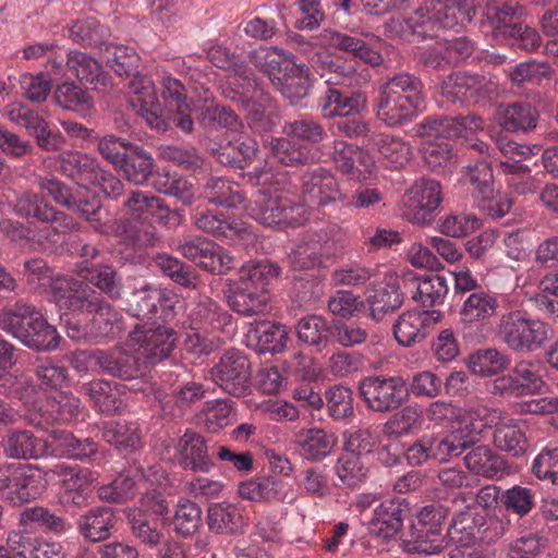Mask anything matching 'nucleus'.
<instances>
[{
    "label": "nucleus",
    "instance_id": "59",
    "mask_svg": "<svg viewBox=\"0 0 558 558\" xmlns=\"http://www.w3.org/2000/svg\"><path fill=\"white\" fill-rule=\"evenodd\" d=\"M51 438L57 441L60 452L68 458L86 460L98 451V446L93 439L76 438L71 432L64 429H51Z\"/></svg>",
    "mask_w": 558,
    "mask_h": 558
},
{
    "label": "nucleus",
    "instance_id": "63",
    "mask_svg": "<svg viewBox=\"0 0 558 558\" xmlns=\"http://www.w3.org/2000/svg\"><path fill=\"white\" fill-rule=\"evenodd\" d=\"M100 209L101 202L99 197L90 193L86 187L84 192H75L71 202V207L68 208V210H71L77 214L81 218L94 223L93 228L97 232L107 234L109 232V227L107 223L100 222Z\"/></svg>",
    "mask_w": 558,
    "mask_h": 558
},
{
    "label": "nucleus",
    "instance_id": "44",
    "mask_svg": "<svg viewBox=\"0 0 558 558\" xmlns=\"http://www.w3.org/2000/svg\"><path fill=\"white\" fill-rule=\"evenodd\" d=\"M94 403V408L106 415H114L120 412L123 401L119 392L110 381L93 379L81 386L80 390Z\"/></svg>",
    "mask_w": 558,
    "mask_h": 558
},
{
    "label": "nucleus",
    "instance_id": "57",
    "mask_svg": "<svg viewBox=\"0 0 558 558\" xmlns=\"http://www.w3.org/2000/svg\"><path fill=\"white\" fill-rule=\"evenodd\" d=\"M296 336L302 343L322 351L328 345L331 326L322 316L308 315L298 322Z\"/></svg>",
    "mask_w": 558,
    "mask_h": 558
},
{
    "label": "nucleus",
    "instance_id": "47",
    "mask_svg": "<svg viewBox=\"0 0 558 558\" xmlns=\"http://www.w3.org/2000/svg\"><path fill=\"white\" fill-rule=\"evenodd\" d=\"M154 168L153 156L142 146L135 145L116 170L121 172L129 182L143 185L153 175Z\"/></svg>",
    "mask_w": 558,
    "mask_h": 558
},
{
    "label": "nucleus",
    "instance_id": "35",
    "mask_svg": "<svg viewBox=\"0 0 558 558\" xmlns=\"http://www.w3.org/2000/svg\"><path fill=\"white\" fill-rule=\"evenodd\" d=\"M293 442L304 459L319 462L331 453L336 439L322 428H310L296 433Z\"/></svg>",
    "mask_w": 558,
    "mask_h": 558
},
{
    "label": "nucleus",
    "instance_id": "62",
    "mask_svg": "<svg viewBox=\"0 0 558 558\" xmlns=\"http://www.w3.org/2000/svg\"><path fill=\"white\" fill-rule=\"evenodd\" d=\"M258 198L255 201V218L258 222L268 227L282 228L284 196L277 192L270 193L258 190Z\"/></svg>",
    "mask_w": 558,
    "mask_h": 558
},
{
    "label": "nucleus",
    "instance_id": "4",
    "mask_svg": "<svg viewBox=\"0 0 558 558\" xmlns=\"http://www.w3.org/2000/svg\"><path fill=\"white\" fill-rule=\"evenodd\" d=\"M477 441L476 435L464 429H456L449 434H424L409 446L405 459L412 466H421L432 461L447 462Z\"/></svg>",
    "mask_w": 558,
    "mask_h": 558
},
{
    "label": "nucleus",
    "instance_id": "54",
    "mask_svg": "<svg viewBox=\"0 0 558 558\" xmlns=\"http://www.w3.org/2000/svg\"><path fill=\"white\" fill-rule=\"evenodd\" d=\"M19 520L24 527L35 526L57 536L64 534L71 527L63 517L39 506L25 508L21 511Z\"/></svg>",
    "mask_w": 558,
    "mask_h": 558
},
{
    "label": "nucleus",
    "instance_id": "40",
    "mask_svg": "<svg viewBox=\"0 0 558 558\" xmlns=\"http://www.w3.org/2000/svg\"><path fill=\"white\" fill-rule=\"evenodd\" d=\"M201 196L211 205L236 208L244 202L236 183L223 177H210L201 189Z\"/></svg>",
    "mask_w": 558,
    "mask_h": 558
},
{
    "label": "nucleus",
    "instance_id": "36",
    "mask_svg": "<svg viewBox=\"0 0 558 558\" xmlns=\"http://www.w3.org/2000/svg\"><path fill=\"white\" fill-rule=\"evenodd\" d=\"M101 437L121 453L135 451L142 445L138 423L126 420L105 424L101 427Z\"/></svg>",
    "mask_w": 558,
    "mask_h": 558
},
{
    "label": "nucleus",
    "instance_id": "38",
    "mask_svg": "<svg viewBox=\"0 0 558 558\" xmlns=\"http://www.w3.org/2000/svg\"><path fill=\"white\" fill-rule=\"evenodd\" d=\"M77 275L111 300L122 296V281L114 267L107 264L80 266Z\"/></svg>",
    "mask_w": 558,
    "mask_h": 558
},
{
    "label": "nucleus",
    "instance_id": "34",
    "mask_svg": "<svg viewBox=\"0 0 558 558\" xmlns=\"http://www.w3.org/2000/svg\"><path fill=\"white\" fill-rule=\"evenodd\" d=\"M483 523L484 517L468 507L465 511L458 513L452 519L447 533L446 546L458 544V546L472 549L478 539Z\"/></svg>",
    "mask_w": 558,
    "mask_h": 558
},
{
    "label": "nucleus",
    "instance_id": "16",
    "mask_svg": "<svg viewBox=\"0 0 558 558\" xmlns=\"http://www.w3.org/2000/svg\"><path fill=\"white\" fill-rule=\"evenodd\" d=\"M15 213L22 218H34L45 223H56L63 230H80L81 226L69 215L58 210L35 193L22 194L15 203Z\"/></svg>",
    "mask_w": 558,
    "mask_h": 558
},
{
    "label": "nucleus",
    "instance_id": "19",
    "mask_svg": "<svg viewBox=\"0 0 558 558\" xmlns=\"http://www.w3.org/2000/svg\"><path fill=\"white\" fill-rule=\"evenodd\" d=\"M253 83V94L250 99H243L242 109L245 112L247 126L255 132H269L275 125V106L270 95L265 92L255 76L251 80Z\"/></svg>",
    "mask_w": 558,
    "mask_h": 558
},
{
    "label": "nucleus",
    "instance_id": "18",
    "mask_svg": "<svg viewBox=\"0 0 558 558\" xmlns=\"http://www.w3.org/2000/svg\"><path fill=\"white\" fill-rule=\"evenodd\" d=\"M124 206L133 216L151 217L167 227H177L182 221L179 210L170 209L162 198L148 192L131 191Z\"/></svg>",
    "mask_w": 558,
    "mask_h": 558
},
{
    "label": "nucleus",
    "instance_id": "6",
    "mask_svg": "<svg viewBox=\"0 0 558 558\" xmlns=\"http://www.w3.org/2000/svg\"><path fill=\"white\" fill-rule=\"evenodd\" d=\"M446 518L442 507L428 505L421 509L411 525L410 538L404 541L408 553L434 555L446 548L441 525Z\"/></svg>",
    "mask_w": 558,
    "mask_h": 558
},
{
    "label": "nucleus",
    "instance_id": "46",
    "mask_svg": "<svg viewBox=\"0 0 558 558\" xmlns=\"http://www.w3.org/2000/svg\"><path fill=\"white\" fill-rule=\"evenodd\" d=\"M428 312H405L393 324V336L399 344L411 347L427 336Z\"/></svg>",
    "mask_w": 558,
    "mask_h": 558
},
{
    "label": "nucleus",
    "instance_id": "56",
    "mask_svg": "<svg viewBox=\"0 0 558 558\" xmlns=\"http://www.w3.org/2000/svg\"><path fill=\"white\" fill-rule=\"evenodd\" d=\"M372 145L387 163L393 168H402L411 158V146L400 137L389 134H373L368 137Z\"/></svg>",
    "mask_w": 558,
    "mask_h": 558
},
{
    "label": "nucleus",
    "instance_id": "53",
    "mask_svg": "<svg viewBox=\"0 0 558 558\" xmlns=\"http://www.w3.org/2000/svg\"><path fill=\"white\" fill-rule=\"evenodd\" d=\"M27 330L28 332H21V342L32 350L51 352L60 344L61 337L57 328L48 323L41 312L35 316L34 325Z\"/></svg>",
    "mask_w": 558,
    "mask_h": 558
},
{
    "label": "nucleus",
    "instance_id": "41",
    "mask_svg": "<svg viewBox=\"0 0 558 558\" xmlns=\"http://www.w3.org/2000/svg\"><path fill=\"white\" fill-rule=\"evenodd\" d=\"M527 426L514 420H508L495 428V446L512 457H522L529 449Z\"/></svg>",
    "mask_w": 558,
    "mask_h": 558
},
{
    "label": "nucleus",
    "instance_id": "15",
    "mask_svg": "<svg viewBox=\"0 0 558 558\" xmlns=\"http://www.w3.org/2000/svg\"><path fill=\"white\" fill-rule=\"evenodd\" d=\"M526 9L517 1L489 0L485 7L482 28L495 38H504L512 32L513 24L521 23Z\"/></svg>",
    "mask_w": 558,
    "mask_h": 558
},
{
    "label": "nucleus",
    "instance_id": "20",
    "mask_svg": "<svg viewBox=\"0 0 558 558\" xmlns=\"http://www.w3.org/2000/svg\"><path fill=\"white\" fill-rule=\"evenodd\" d=\"M225 294L232 311L242 316L263 314L269 301V292L245 286L232 279L227 280Z\"/></svg>",
    "mask_w": 558,
    "mask_h": 558
},
{
    "label": "nucleus",
    "instance_id": "64",
    "mask_svg": "<svg viewBox=\"0 0 558 558\" xmlns=\"http://www.w3.org/2000/svg\"><path fill=\"white\" fill-rule=\"evenodd\" d=\"M510 361L496 348L478 349L470 355V368L474 374L489 377L504 372Z\"/></svg>",
    "mask_w": 558,
    "mask_h": 558
},
{
    "label": "nucleus",
    "instance_id": "29",
    "mask_svg": "<svg viewBox=\"0 0 558 558\" xmlns=\"http://www.w3.org/2000/svg\"><path fill=\"white\" fill-rule=\"evenodd\" d=\"M3 454L14 460L38 459L45 452V442L31 430L9 429L1 438Z\"/></svg>",
    "mask_w": 558,
    "mask_h": 558
},
{
    "label": "nucleus",
    "instance_id": "13",
    "mask_svg": "<svg viewBox=\"0 0 558 558\" xmlns=\"http://www.w3.org/2000/svg\"><path fill=\"white\" fill-rule=\"evenodd\" d=\"M410 515V504L405 499L400 497L386 499L375 508L369 521V532L377 537L389 539L402 530L404 520Z\"/></svg>",
    "mask_w": 558,
    "mask_h": 558
},
{
    "label": "nucleus",
    "instance_id": "60",
    "mask_svg": "<svg viewBox=\"0 0 558 558\" xmlns=\"http://www.w3.org/2000/svg\"><path fill=\"white\" fill-rule=\"evenodd\" d=\"M250 61L254 66L266 74L272 82L281 75L283 68H288L291 61L286 58L284 51L277 47H258L250 52Z\"/></svg>",
    "mask_w": 558,
    "mask_h": 558
},
{
    "label": "nucleus",
    "instance_id": "12",
    "mask_svg": "<svg viewBox=\"0 0 558 558\" xmlns=\"http://www.w3.org/2000/svg\"><path fill=\"white\" fill-rule=\"evenodd\" d=\"M302 193L319 207L344 203L345 195L333 173L323 167L307 171L302 177Z\"/></svg>",
    "mask_w": 558,
    "mask_h": 558
},
{
    "label": "nucleus",
    "instance_id": "28",
    "mask_svg": "<svg viewBox=\"0 0 558 558\" xmlns=\"http://www.w3.org/2000/svg\"><path fill=\"white\" fill-rule=\"evenodd\" d=\"M194 118L199 126L207 131L222 129L242 133L245 130L244 121L233 109L215 101L197 106L194 109Z\"/></svg>",
    "mask_w": 558,
    "mask_h": 558
},
{
    "label": "nucleus",
    "instance_id": "37",
    "mask_svg": "<svg viewBox=\"0 0 558 558\" xmlns=\"http://www.w3.org/2000/svg\"><path fill=\"white\" fill-rule=\"evenodd\" d=\"M168 301V293L153 284H144L134 289L126 303V311L137 319H151L158 306Z\"/></svg>",
    "mask_w": 558,
    "mask_h": 558
},
{
    "label": "nucleus",
    "instance_id": "5",
    "mask_svg": "<svg viewBox=\"0 0 558 558\" xmlns=\"http://www.w3.org/2000/svg\"><path fill=\"white\" fill-rule=\"evenodd\" d=\"M359 395L365 405L376 413L400 409L410 398L407 380L400 375H373L359 383Z\"/></svg>",
    "mask_w": 558,
    "mask_h": 558
},
{
    "label": "nucleus",
    "instance_id": "9",
    "mask_svg": "<svg viewBox=\"0 0 558 558\" xmlns=\"http://www.w3.org/2000/svg\"><path fill=\"white\" fill-rule=\"evenodd\" d=\"M497 92V85L490 76L469 71L452 72L440 83V95L450 104L478 102Z\"/></svg>",
    "mask_w": 558,
    "mask_h": 558
},
{
    "label": "nucleus",
    "instance_id": "33",
    "mask_svg": "<svg viewBox=\"0 0 558 558\" xmlns=\"http://www.w3.org/2000/svg\"><path fill=\"white\" fill-rule=\"evenodd\" d=\"M499 302L495 294L476 290L463 301L459 312L460 323L465 326L487 323L497 314Z\"/></svg>",
    "mask_w": 558,
    "mask_h": 558
},
{
    "label": "nucleus",
    "instance_id": "26",
    "mask_svg": "<svg viewBox=\"0 0 558 558\" xmlns=\"http://www.w3.org/2000/svg\"><path fill=\"white\" fill-rule=\"evenodd\" d=\"M498 125L510 133H529L535 130L539 113L529 102L517 101L499 105L496 111Z\"/></svg>",
    "mask_w": 558,
    "mask_h": 558
},
{
    "label": "nucleus",
    "instance_id": "3",
    "mask_svg": "<svg viewBox=\"0 0 558 558\" xmlns=\"http://www.w3.org/2000/svg\"><path fill=\"white\" fill-rule=\"evenodd\" d=\"M495 335L511 351L530 353L542 348L549 339V327L543 320L515 310L499 317Z\"/></svg>",
    "mask_w": 558,
    "mask_h": 558
},
{
    "label": "nucleus",
    "instance_id": "49",
    "mask_svg": "<svg viewBox=\"0 0 558 558\" xmlns=\"http://www.w3.org/2000/svg\"><path fill=\"white\" fill-rule=\"evenodd\" d=\"M463 460L468 470L488 478L499 477L506 470L504 458L484 445L474 447Z\"/></svg>",
    "mask_w": 558,
    "mask_h": 558
},
{
    "label": "nucleus",
    "instance_id": "45",
    "mask_svg": "<svg viewBox=\"0 0 558 558\" xmlns=\"http://www.w3.org/2000/svg\"><path fill=\"white\" fill-rule=\"evenodd\" d=\"M130 88L136 96L133 101L140 102L138 113L146 121V123L158 131H166L168 124L166 120L158 114L153 108L158 102L155 86L149 78H142L138 81H131Z\"/></svg>",
    "mask_w": 558,
    "mask_h": 558
},
{
    "label": "nucleus",
    "instance_id": "30",
    "mask_svg": "<svg viewBox=\"0 0 558 558\" xmlns=\"http://www.w3.org/2000/svg\"><path fill=\"white\" fill-rule=\"evenodd\" d=\"M320 39L326 46L359 58L372 66H377L384 61L383 56L378 51L371 48L363 39L356 36L326 28L320 33Z\"/></svg>",
    "mask_w": 558,
    "mask_h": 558
},
{
    "label": "nucleus",
    "instance_id": "61",
    "mask_svg": "<svg viewBox=\"0 0 558 558\" xmlns=\"http://www.w3.org/2000/svg\"><path fill=\"white\" fill-rule=\"evenodd\" d=\"M54 102L65 110L78 113L88 112L93 106L90 95L74 82L65 81L59 84L53 94Z\"/></svg>",
    "mask_w": 558,
    "mask_h": 558
},
{
    "label": "nucleus",
    "instance_id": "39",
    "mask_svg": "<svg viewBox=\"0 0 558 558\" xmlns=\"http://www.w3.org/2000/svg\"><path fill=\"white\" fill-rule=\"evenodd\" d=\"M274 85L283 97L295 104L308 95L311 87L308 68L306 64L291 62L288 64V68H283V72L275 81Z\"/></svg>",
    "mask_w": 558,
    "mask_h": 558
},
{
    "label": "nucleus",
    "instance_id": "24",
    "mask_svg": "<svg viewBox=\"0 0 558 558\" xmlns=\"http://www.w3.org/2000/svg\"><path fill=\"white\" fill-rule=\"evenodd\" d=\"M543 385L544 381L534 371L533 365L521 362L508 375L498 377L494 381V392L508 396H523L539 390Z\"/></svg>",
    "mask_w": 558,
    "mask_h": 558
},
{
    "label": "nucleus",
    "instance_id": "50",
    "mask_svg": "<svg viewBox=\"0 0 558 558\" xmlns=\"http://www.w3.org/2000/svg\"><path fill=\"white\" fill-rule=\"evenodd\" d=\"M46 481L40 469L25 464L17 480L14 492H8V501L21 506L37 499L46 488Z\"/></svg>",
    "mask_w": 558,
    "mask_h": 558
},
{
    "label": "nucleus",
    "instance_id": "10",
    "mask_svg": "<svg viewBox=\"0 0 558 558\" xmlns=\"http://www.w3.org/2000/svg\"><path fill=\"white\" fill-rule=\"evenodd\" d=\"M105 298L84 281L69 276H59L52 283V302L71 312L94 314Z\"/></svg>",
    "mask_w": 558,
    "mask_h": 558
},
{
    "label": "nucleus",
    "instance_id": "22",
    "mask_svg": "<svg viewBox=\"0 0 558 558\" xmlns=\"http://www.w3.org/2000/svg\"><path fill=\"white\" fill-rule=\"evenodd\" d=\"M100 168L101 166L95 157L81 151H68L58 157L57 170L83 187L95 184Z\"/></svg>",
    "mask_w": 558,
    "mask_h": 558
},
{
    "label": "nucleus",
    "instance_id": "55",
    "mask_svg": "<svg viewBox=\"0 0 558 558\" xmlns=\"http://www.w3.org/2000/svg\"><path fill=\"white\" fill-rule=\"evenodd\" d=\"M122 316L112 304L105 303L94 313L89 322V340L101 342L113 339L122 329Z\"/></svg>",
    "mask_w": 558,
    "mask_h": 558
},
{
    "label": "nucleus",
    "instance_id": "2",
    "mask_svg": "<svg viewBox=\"0 0 558 558\" xmlns=\"http://www.w3.org/2000/svg\"><path fill=\"white\" fill-rule=\"evenodd\" d=\"M422 90L423 83L414 74L400 72L388 77L376 100L377 118L390 128L412 120L423 102Z\"/></svg>",
    "mask_w": 558,
    "mask_h": 558
},
{
    "label": "nucleus",
    "instance_id": "21",
    "mask_svg": "<svg viewBox=\"0 0 558 558\" xmlns=\"http://www.w3.org/2000/svg\"><path fill=\"white\" fill-rule=\"evenodd\" d=\"M208 530L219 535H239L244 533L247 519L240 505L221 501L214 502L207 509Z\"/></svg>",
    "mask_w": 558,
    "mask_h": 558
},
{
    "label": "nucleus",
    "instance_id": "43",
    "mask_svg": "<svg viewBox=\"0 0 558 558\" xmlns=\"http://www.w3.org/2000/svg\"><path fill=\"white\" fill-rule=\"evenodd\" d=\"M247 339L258 353H278L286 348L288 332L279 323L260 322L250 329Z\"/></svg>",
    "mask_w": 558,
    "mask_h": 558
},
{
    "label": "nucleus",
    "instance_id": "7",
    "mask_svg": "<svg viewBox=\"0 0 558 558\" xmlns=\"http://www.w3.org/2000/svg\"><path fill=\"white\" fill-rule=\"evenodd\" d=\"M175 251L184 258L213 275H225L234 267L230 253L208 238L184 235L178 239Z\"/></svg>",
    "mask_w": 558,
    "mask_h": 558
},
{
    "label": "nucleus",
    "instance_id": "42",
    "mask_svg": "<svg viewBox=\"0 0 558 558\" xmlns=\"http://www.w3.org/2000/svg\"><path fill=\"white\" fill-rule=\"evenodd\" d=\"M40 312L33 304L22 300L16 301L0 313V328L22 341L21 332H28L25 329H29L34 325L35 316H38Z\"/></svg>",
    "mask_w": 558,
    "mask_h": 558
},
{
    "label": "nucleus",
    "instance_id": "48",
    "mask_svg": "<svg viewBox=\"0 0 558 558\" xmlns=\"http://www.w3.org/2000/svg\"><path fill=\"white\" fill-rule=\"evenodd\" d=\"M290 136L272 138L269 143L274 157L287 167H302L318 161L315 154Z\"/></svg>",
    "mask_w": 558,
    "mask_h": 558
},
{
    "label": "nucleus",
    "instance_id": "51",
    "mask_svg": "<svg viewBox=\"0 0 558 558\" xmlns=\"http://www.w3.org/2000/svg\"><path fill=\"white\" fill-rule=\"evenodd\" d=\"M155 263L163 276L175 284L189 290L199 288L202 283L201 276L193 266L168 254L158 255Z\"/></svg>",
    "mask_w": 558,
    "mask_h": 558
},
{
    "label": "nucleus",
    "instance_id": "14",
    "mask_svg": "<svg viewBox=\"0 0 558 558\" xmlns=\"http://www.w3.org/2000/svg\"><path fill=\"white\" fill-rule=\"evenodd\" d=\"M130 340L144 349L150 363L167 359L175 348L177 331L168 326L158 325L155 328L136 326L129 335Z\"/></svg>",
    "mask_w": 558,
    "mask_h": 558
},
{
    "label": "nucleus",
    "instance_id": "1",
    "mask_svg": "<svg viewBox=\"0 0 558 558\" xmlns=\"http://www.w3.org/2000/svg\"><path fill=\"white\" fill-rule=\"evenodd\" d=\"M413 15L391 20L396 33L407 41L433 38L439 29H450L460 22L471 23L474 10L466 0H420Z\"/></svg>",
    "mask_w": 558,
    "mask_h": 558
},
{
    "label": "nucleus",
    "instance_id": "11",
    "mask_svg": "<svg viewBox=\"0 0 558 558\" xmlns=\"http://www.w3.org/2000/svg\"><path fill=\"white\" fill-rule=\"evenodd\" d=\"M441 201L440 183L434 179L420 178L404 195V216L416 225L429 223Z\"/></svg>",
    "mask_w": 558,
    "mask_h": 558
},
{
    "label": "nucleus",
    "instance_id": "8",
    "mask_svg": "<svg viewBox=\"0 0 558 558\" xmlns=\"http://www.w3.org/2000/svg\"><path fill=\"white\" fill-rule=\"evenodd\" d=\"M210 375L213 380L231 396L243 397L251 389L252 365L241 350H227L211 367Z\"/></svg>",
    "mask_w": 558,
    "mask_h": 558
},
{
    "label": "nucleus",
    "instance_id": "58",
    "mask_svg": "<svg viewBox=\"0 0 558 558\" xmlns=\"http://www.w3.org/2000/svg\"><path fill=\"white\" fill-rule=\"evenodd\" d=\"M194 227L216 239H231L238 234V228L223 214L210 209L196 210L192 216Z\"/></svg>",
    "mask_w": 558,
    "mask_h": 558
},
{
    "label": "nucleus",
    "instance_id": "23",
    "mask_svg": "<svg viewBox=\"0 0 558 558\" xmlns=\"http://www.w3.org/2000/svg\"><path fill=\"white\" fill-rule=\"evenodd\" d=\"M177 451L184 470L208 473L214 466L206 440L196 432L187 429L179 439Z\"/></svg>",
    "mask_w": 558,
    "mask_h": 558
},
{
    "label": "nucleus",
    "instance_id": "25",
    "mask_svg": "<svg viewBox=\"0 0 558 558\" xmlns=\"http://www.w3.org/2000/svg\"><path fill=\"white\" fill-rule=\"evenodd\" d=\"M118 523L116 510L112 507H94L77 520V531L87 541L98 543L108 539Z\"/></svg>",
    "mask_w": 558,
    "mask_h": 558
},
{
    "label": "nucleus",
    "instance_id": "52",
    "mask_svg": "<svg viewBox=\"0 0 558 558\" xmlns=\"http://www.w3.org/2000/svg\"><path fill=\"white\" fill-rule=\"evenodd\" d=\"M235 280L245 286L268 291L267 287L281 275L280 266L269 259L250 260L239 269Z\"/></svg>",
    "mask_w": 558,
    "mask_h": 558
},
{
    "label": "nucleus",
    "instance_id": "17",
    "mask_svg": "<svg viewBox=\"0 0 558 558\" xmlns=\"http://www.w3.org/2000/svg\"><path fill=\"white\" fill-rule=\"evenodd\" d=\"M100 373L121 380L142 378L146 365L142 357L122 347L101 349Z\"/></svg>",
    "mask_w": 558,
    "mask_h": 558
},
{
    "label": "nucleus",
    "instance_id": "31",
    "mask_svg": "<svg viewBox=\"0 0 558 558\" xmlns=\"http://www.w3.org/2000/svg\"><path fill=\"white\" fill-rule=\"evenodd\" d=\"M403 288H415L412 299L423 307H433L444 302L448 293L447 280L438 274L415 276L408 274L402 279Z\"/></svg>",
    "mask_w": 558,
    "mask_h": 558
},
{
    "label": "nucleus",
    "instance_id": "27",
    "mask_svg": "<svg viewBox=\"0 0 558 558\" xmlns=\"http://www.w3.org/2000/svg\"><path fill=\"white\" fill-rule=\"evenodd\" d=\"M365 105V98L359 93H347L327 86L317 101V108L325 119L349 117L359 113Z\"/></svg>",
    "mask_w": 558,
    "mask_h": 558
},
{
    "label": "nucleus",
    "instance_id": "32",
    "mask_svg": "<svg viewBox=\"0 0 558 558\" xmlns=\"http://www.w3.org/2000/svg\"><path fill=\"white\" fill-rule=\"evenodd\" d=\"M366 302L369 306V316L374 320H381L387 314L399 310L403 302V292L398 278H391L384 286L367 290Z\"/></svg>",
    "mask_w": 558,
    "mask_h": 558
}]
</instances>
